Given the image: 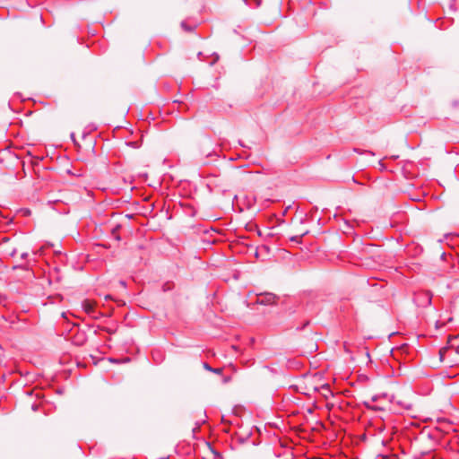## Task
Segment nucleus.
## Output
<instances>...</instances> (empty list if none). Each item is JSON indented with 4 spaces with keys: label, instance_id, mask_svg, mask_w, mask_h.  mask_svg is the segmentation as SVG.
<instances>
[{
    "label": "nucleus",
    "instance_id": "0eeeda50",
    "mask_svg": "<svg viewBox=\"0 0 459 459\" xmlns=\"http://www.w3.org/2000/svg\"><path fill=\"white\" fill-rule=\"evenodd\" d=\"M112 235L118 240L119 239V237L117 235V229H114L112 230Z\"/></svg>",
    "mask_w": 459,
    "mask_h": 459
},
{
    "label": "nucleus",
    "instance_id": "f8f14e48",
    "mask_svg": "<svg viewBox=\"0 0 459 459\" xmlns=\"http://www.w3.org/2000/svg\"><path fill=\"white\" fill-rule=\"evenodd\" d=\"M120 286H125V282L121 281Z\"/></svg>",
    "mask_w": 459,
    "mask_h": 459
},
{
    "label": "nucleus",
    "instance_id": "6e6552de",
    "mask_svg": "<svg viewBox=\"0 0 459 459\" xmlns=\"http://www.w3.org/2000/svg\"><path fill=\"white\" fill-rule=\"evenodd\" d=\"M244 3H248L249 0H242ZM257 4H260V0H254Z\"/></svg>",
    "mask_w": 459,
    "mask_h": 459
},
{
    "label": "nucleus",
    "instance_id": "1a4fd4ad",
    "mask_svg": "<svg viewBox=\"0 0 459 459\" xmlns=\"http://www.w3.org/2000/svg\"><path fill=\"white\" fill-rule=\"evenodd\" d=\"M446 349V348H443L440 350V356L442 357L444 355V352Z\"/></svg>",
    "mask_w": 459,
    "mask_h": 459
},
{
    "label": "nucleus",
    "instance_id": "7ed1b4c3",
    "mask_svg": "<svg viewBox=\"0 0 459 459\" xmlns=\"http://www.w3.org/2000/svg\"><path fill=\"white\" fill-rule=\"evenodd\" d=\"M82 307L86 313L91 314L94 309V303L90 300H84Z\"/></svg>",
    "mask_w": 459,
    "mask_h": 459
},
{
    "label": "nucleus",
    "instance_id": "f257e3e1",
    "mask_svg": "<svg viewBox=\"0 0 459 459\" xmlns=\"http://www.w3.org/2000/svg\"><path fill=\"white\" fill-rule=\"evenodd\" d=\"M19 240L12 241L8 238H4L0 241V250L12 257L18 255Z\"/></svg>",
    "mask_w": 459,
    "mask_h": 459
},
{
    "label": "nucleus",
    "instance_id": "39448f33",
    "mask_svg": "<svg viewBox=\"0 0 459 459\" xmlns=\"http://www.w3.org/2000/svg\"><path fill=\"white\" fill-rule=\"evenodd\" d=\"M204 368H205L206 370H209V371H212V370H213V368H211V367L209 366V364H207V363H204Z\"/></svg>",
    "mask_w": 459,
    "mask_h": 459
},
{
    "label": "nucleus",
    "instance_id": "9d476101",
    "mask_svg": "<svg viewBox=\"0 0 459 459\" xmlns=\"http://www.w3.org/2000/svg\"><path fill=\"white\" fill-rule=\"evenodd\" d=\"M223 381H224V382H228V381H230V377H224Z\"/></svg>",
    "mask_w": 459,
    "mask_h": 459
},
{
    "label": "nucleus",
    "instance_id": "423d86ee",
    "mask_svg": "<svg viewBox=\"0 0 459 459\" xmlns=\"http://www.w3.org/2000/svg\"><path fill=\"white\" fill-rule=\"evenodd\" d=\"M212 372L216 373V374H221L222 372V368H213Z\"/></svg>",
    "mask_w": 459,
    "mask_h": 459
},
{
    "label": "nucleus",
    "instance_id": "20e7f679",
    "mask_svg": "<svg viewBox=\"0 0 459 459\" xmlns=\"http://www.w3.org/2000/svg\"><path fill=\"white\" fill-rule=\"evenodd\" d=\"M308 233V230H299V235H296L290 238V240L296 243H300V238Z\"/></svg>",
    "mask_w": 459,
    "mask_h": 459
},
{
    "label": "nucleus",
    "instance_id": "f03ea898",
    "mask_svg": "<svg viewBox=\"0 0 459 459\" xmlns=\"http://www.w3.org/2000/svg\"><path fill=\"white\" fill-rule=\"evenodd\" d=\"M29 247L26 246V244L22 242H19V247H18V255L22 258H25L28 255Z\"/></svg>",
    "mask_w": 459,
    "mask_h": 459
},
{
    "label": "nucleus",
    "instance_id": "ddd939ff",
    "mask_svg": "<svg viewBox=\"0 0 459 459\" xmlns=\"http://www.w3.org/2000/svg\"><path fill=\"white\" fill-rule=\"evenodd\" d=\"M456 351L459 352V346L457 347Z\"/></svg>",
    "mask_w": 459,
    "mask_h": 459
},
{
    "label": "nucleus",
    "instance_id": "9b49d317",
    "mask_svg": "<svg viewBox=\"0 0 459 459\" xmlns=\"http://www.w3.org/2000/svg\"><path fill=\"white\" fill-rule=\"evenodd\" d=\"M430 301H431V298H430V297H429V299H428V303L429 304V303H430Z\"/></svg>",
    "mask_w": 459,
    "mask_h": 459
}]
</instances>
